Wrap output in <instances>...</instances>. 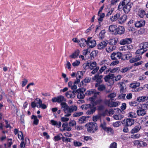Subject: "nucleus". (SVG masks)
Instances as JSON below:
<instances>
[{"label":"nucleus","mask_w":148,"mask_h":148,"mask_svg":"<svg viewBox=\"0 0 148 148\" xmlns=\"http://www.w3.org/2000/svg\"><path fill=\"white\" fill-rule=\"evenodd\" d=\"M61 109L64 111V113L66 114L65 115V117H69L71 115V113L75 112L77 110V106L75 105H72L69 106L65 102H62L60 104Z\"/></svg>","instance_id":"obj_1"},{"label":"nucleus","mask_w":148,"mask_h":148,"mask_svg":"<svg viewBox=\"0 0 148 148\" xmlns=\"http://www.w3.org/2000/svg\"><path fill=\"white\" fill-rule=\"evenodd\" d=\"M85 126L87 127V131L89 133H94L98 129L97 124L95 122L89 123L86 124Z\"/></svg>","instance_id":"obj_2"},{"label":"nucleus","mask_w":148,"mask_h":148,"mask_svg":"<svg viewBox=\"0 0 148 148\" xmlns=\"http://www.w3.org/2000/svg\"><path fill=\"white\" fill-rule=\"evenodd\" d=\"M86 90V89L84 88H79L75 90V93H77V98L79 99H83L85 95L83 93Z\"/></svg>","instance_id":"obj_3"},{"label":"nucleus","mask_w":148,"mask_h":148,"mask_svg":"<svg viewBox=\"0 0 148 148\" xmlns=\"http://www.w3.org/2000/svg\"><path fill=\"white\" fill-rule=\"evenodd\" d=\"M122 124L124 126H130L134 123V120L132 119L127 118L122 121Z\"/></svg>","instance_id":"obj_4"},{"label":"nucleus","mask_w":148,"mask_h":148,"mask_svg":"<svg viewBox=\"0 0 148 148\" xmlns=\"http://www.w3.org/2000/svg\"><path fill=\"white\" fill-rule=\"evenodd\" d=\"M99 74L98 73L95 75L93 77H92V80H95L97 82L95 85L96 87H98L99 84L102 82V79L103 76L101 75H99Z\"/></svg>","instance_id":"obj_5"},{"label":"nucleus","mask_w":148,"mask_h":148,"mask_svg":"<svg viewBox=\"0 0 148 148\" xmlns=\"http://www.w3.org/2000/svg\"><path fill=\"white\" fill-rule=\"evenodd\" d=\"M52 101L53 102H57L58 103L65 102L66 101V99L64 96L60 95L56 97H54L52 99Z\"/></svg>","instance_id":"obj_6"},{"label":"nucleus","mask_w":148,"mask_h":148,"mask_svg":"<svg viewBox=\"0 0 148 148\" xmlns=\"http://www.w3.org/2000/svg\"><path fill=\"white\" fill-rule=\"evenodd\" d=\"M87 106L88 108V110L86 112V114L88 115L92 114L96 110V108L95 107L94 105H92L91 104H89L87 105Z\"/></svg>","instance_id":"obj_7"},{"label":"nucleus","mask_w":148,"mask_h":148,"mask_svg":"<svg viewBox=\"0 0 148 148\" xmlns=\"http://www.w3.org/2000/svg\"><path fill=\"white\" fill-rule=\"evenodd\" d=\"M122 56V54L121 52H117L112 53L110 57L112 60H117L121 58Z\"/></svg>","instance_id":"obj_8"},{"label":"nucleus","mask_w":148,"mask_h":148,"mask_svg":"<svg viewBox=\"0 0 148 148\" xmlns=\"http://www.w3.org/2000/svg\"><path fill=\"white\" fill-rule=\"evenodd\" d=\"M132 3L130 2V0H123L119 5L118 9L121 8V6H132Z\"/></svg>","instance_id":"obj_9"},{"label":"nucleus","mask_w":148,"mask_h":148,"mask_svg":"<svg viewBox=\"0 0 148 148\" xmlns=\"http://www.w3.org/2000/svg\"><path fill=\"white\" fill-rule=\"evenodd\" d=\"M92 38V37H89L87 38V45L89 47L93 48L95 46L96 43L95 40H91Z\"/></svg>","instance_id":"obj_10"},{"label":"nucleus","mask_w":148,"mask_h":148,"mask_svg":"<svg viewBox=\"0 0 148 148\" xmlns=\"http://www.w3.org/2000/svg\"><path fill=\"white\" fill-rule=\"evenodd\" d=\"M136 113L138 116H143L146 114V111L141 107H139L136 111Z\"/></svg>","instance_id":"obj_11"},{"label":"nucleus","mask_w":148,"mask_h":148,"mask_svg":"<svg viewBox=\"0 0 148 148\" xmlns=\"http://www.w3.org/2000/svg\"><path fill=\"white\" fill-rule=\"evenodd\" d=\"M108 41H102L99 43L97 45V48L100 50H101L104 48L108 44Z\"/></svg>","instance_id":"obj_12"},{"label":"nucleus","mask_w":148,"mask_h":148,"mask_svg":"<svg viewBox=\"0 0 148 148\" xmlns=\"http://www.w3.org/2000/svg\"><path fill=\"white\" fill-rule=\"evenodd\" d=\"M75 90H73L72 91L69 90L65 93V95L68 98H73L75 97Z\"/></svg>","instance_id":"obj_13"},{"label":"nucleus","mask_w":148,"mask_h":148,"mask_svg":"<svg viewBox=\"0 0 148 148\" xmlns=\"http://www.w3.org/2000/svg\"><path fill=\"white\" fill-rule=\"evenodd\" d=\"M145 24V22L144 20H141L137 21L135 22L134 25L136 27L139 28L143 26Z\"/></svg>","instance_id":"obj_14"},{"label":"nucleus","mask_w":148,"mask_h":148,"mask_svg":"<svg viewBox=\"0 0 148 148\" xmlns=\"http://www.w3.org/2000/svg\"><path fill=\"white\" fill-rule=\"evenodd\" d=\"M124 31L125 29L124 27L121 26L117 28L116 31L114 32V34L115 35L117 34H121L124 33Z\"/></svg>","instance_id":"obj_15"},{"label":"nucleus","mask_w":148,"mask_h":148,"mask_svg":"<svg viewBox=\"0 0 148 148\" xmlns=\"http://www.w3.org/2000/svg\"><path fill=\"white\" fill-rule=\"evenodd\" d=\"M132 42V40L131 38H126L121 40L120 41V44L122 45L128 44Z\"/></svg>","instance_id":"obj_16"},{"label":"nucleus","mask_w":148,"mask_h":148,"mask_svg":"<svg viewBox=\"0 0 148 148\" xmlns=\"http://www.w3.org/2000/svg\"><path fill=\"white\" fill-rule=\"evenodd\" d=\"M140 48L143 49L145 52L147 50L148 48V42H143L141 43L139 45Z\"/></svg>","instance_id":"obj_17"},{"label":"nucleus","mask_w":148,"mask_h":148,"mask_svg":"<svg viewBox=\"0 0 148 148\" xmlns=\"http://www.w3.org/2000/svg\"><path fill=\"white\" fill-rule=\"evenodd\" d=\"M127 19V16L124 14L120 16L118 20V23L119 24H121L125 22Z\"/></svg>","instance_id":"obj_18"},{"label":"nucleus","mask_w":148,"mask_h":148,"mask_svg":"<svg viewBox=\"0 0 148 148\" xmlns=\"http://www.w3.org/2000/svg\"><path fill=\"white\" fill-rule=\"evenodd\" d=\"M148 100V97L142 96L137 98L136 100L139 102H142Z\"/></svg>","instance_id":"obj_19"},{"label":"nucleus","mask_w":148,"mask_h":148,"mask_svg":"<svg viewBox=\"0 0 148 148\" xmlns=\"http://www.w3.org/2000/svg\"><path fill=\"white\" fill-rule=\"evenodd\" d=\"M106 103L108 104L109 106L110 107H116L119 105V102H113L111 103L110 100L107 101Z\"/></svg>","instance_id":"obj_20"},{"label":"nucleus","mask_w":148,"mask_h":148,"mask_svg":"<svg viewBox=\"0 0 148 148\" xmlns=\"http://www.w3.org/2000/svg\"><path fill=\"white\" fill-rule=\"evenodd\" d=\"M132 7V6H129V5L127 6H121V8H122L124 13L125 14H128L130 12Z\"/></svg>","instance_id":"obj_21"},{"label":"nucleus","mask_w":148,"mask_h":148,"mask_svg":"<svg viewBox=\"0 0 148 148\" xmlns=\"http://www.w3.org/2000/svg\"><path fill=\"white\" fill-rule=\"evenodd\" d=\"M141 128V126L140 125L136 126L132 129L131 131L132 134H134L138 132Z\"/></svg>","instance_id":"obj_22"},{"label":"nucleus","mask_w":148,"mask_h":148,"mask_svg":"<svg viewBox=\"0 0 148 148\" xmlns=\"http://www.w3.org/2000/svg\"><path fill=\"white\" fill-rule=\"evenodd\" d=\"M87 40H86L84 38H81L80 40H79V45L81 47H84L86 45H87Z\"/></svg>","instance_id":"obj_23"},{"label":"nucleus","mask_w":148,"mask_h":148,"mask_svg":"<svg viewBox=\"0 0 148 148\" xmlns=\"http://www.w3.org/2000/svg\"><path fill=\"white\" fill-rule=\"evenodd\" d=\"M102 115H103V114H98L93 117L92 120L94 122L97 121L99 120H100V121H101V117Z\"/></svg>","instance_id":"obj_24"},{"label":"nucleus","mask_w":148,"mask_h":148,"mask_svg":"<svg viewBox=\"0 0 148 148\" xmlns=\"http://www.w3.org/2000/svg\"><path fill=\"white\" fill-rule=\"evenodd\" d=\"M117 28L116 25H111L109 26V30L110 32H115Z\"/></svg>","instance_id":"obj_25"},{"label":"nucleus","mask_w":148,"mask_h":148,"mask_svg":"<svg viewBox=\"0 0 148 148\" xmlns=\"http://www.w3.org/2000/svg\"><path fill=\"white\" fill-rule=\"evenodd\" d=\"M117 40V39L114 38L111 39L108 42L109 44L111 46H114V45L116 44Z\"/></svg>","instance_id":"obj_26"},{"label":"nucleus","mask_w":148,"mask_h":148,"mask_svg":"<svg viewBox=\"0 0 148 148\" xmlns=\"http://www.w3.org/2000/svg\"><path fill=\"white\" fill-rule=\"evenodd\" d=\"M79 53V51L78 50H77L75 51V52L72 55L70 56V57L72 58H75L77 57L78 56Z\"/></svg>","instance_id":"obj_27"},{"label":"nucleus","mask_w":148,"mask_h":148,"mask_svg":"<svg viewBox=\"0 0 148 148\" xmlns=\"http://www.w3.org/2000/svg\"><path fill=\"white\" fill-rule=\"evenodd\" d=\"M120 14L119 13L116 14L114 16H112L110 18V19L112 21H114L118 20L119 17H120Z\"/></svg>","instance_id":"obj_28"},{"label":"nucleus","mask_w":148,"mask_h":148,"mask_svg":"<svg viewBox=\"0 0 148 148\" xmlns=\"http://www.w3.org/2000/svg\"><path fill=\"white\" fill-rule=\"evenodd\" d=\"M87 121L86 117L85 116H82L78 120V122L80 124L85 123Z\"/></svg>","instance_id":"obj_29"},{"label":"nucleus","mask_w":148,"mask_h":148,"mask_svg":"<svg viewBox=\"0 0 148 148\" xmlns=\"http://www.w3.org/2000/svg\"><path fill=\"white\" fill-rule=\"evenodd\" d=\"M141 58V56L136 57L135 58H132L130 60V62L131 63H133L137 62L140 60Z\"/></svg>","instance_id":"obj_30"},{"label":"nucleus","mask_w":148,"mask_h":148,"mask_svg":"<svg viewBox=\"0 0 148 148\" xmlns=\"http://www.w3.org/2000/svg\"><path fill=\"white\" fill-rule=\"evenodd\" d=\"M127 115L128 117H131L132 118H136L137 116L136 113L132 112H129Z\"/></svg>","instance_id":"obj_31"},{"label":"nucleus","mask_w":148,"mask_h":148,"mask_svg":"<svg viewBox=\"0 0 148 148\" xmlns=\"http://www.w3.org/2000/svg\"><path fill=\"white\" fill-rule=\"evenodd\" d=\"M105 32L104 29L103 30L101 31L99 36V39H102L104 38Z\"/></svg>","instance_id":"obj_32"},{"label":"nucleus","mask_w":148,"mask_h":148,"mask_svg":"<svg viewBox=\"0 0 148 148\" xmlns=\"http://www.w3.org/2000/svg\"><path fill=\"white\" fill-rule=\"evenodd\" d=\"M119 84L120 85V92L122 93L124 92V91L125 90L124 86L125 85V84L123 82H120Z\"/></svg>","instance_id":"obj_33"},{"label":"nucleus","mask_w":148,"mask_h":148,"mask_svg":"<svg viewBox=\"0 0 148 148\" xmlns=\"http://www.w3.org/2000/svg\"><path fill=\"white\" fill-rule=\"evenodd\" d=\"M105 131L107 132L108 133H109L110 134H113L114 132V131L112 128L110 127L106 128V129H105Z\"/></svg>","instance_id":"obj_34"},{"label":"nucleus","mask_w":148,"mask_h":148,"mask_svg":"<svg viewBox=\"0 0 148 148\" xmlns=\"http://www.w3.org/2000/svg\"><path fill=\"white\" fill-rule=\"evenodd\" d=\"M140 85V84L139 83L136 82L135 83H131L130 85V86L131 88H134L138 87Z\"/></svg>","instance_id":"obj_35"},{"label":"nucleus","mask_w":148,"mask_h":148,"mask_svg":"<svg viewBox=\"0 0 148 148\" xmlns=\"http://www.w3.org/2000/svg\"><path fill=\"white\" fill-rule=\"evenodd\" d=\"M137 143L140 146L145 147L147 145V144L145 142L143 141H139V140L136 141Z\"/></svg>","instance_id":"obj_36"},{"label":"nucleus","mask_w":148,"mask_h":148,"mask_svg":"<svg viewBox=\"0 0 148 148\" xmlns=\"http://www.w3.org/2000/svg\"><path fill=\"white\" fill-rule=\"evenodd\" d=\"M145 51L143 49L140 48V49L137 50L136 52V54L140 55L143 54L145 52Z\"/></svg>","instance_id":"obj_37"},{"label":"nucleus","mask_w":148,"mask_h":148,"mask_svg":"<svg viewBox=\"0 0 148 148\" xmlns=\"http://www.w3.org/2000/svg\"><path fill=\"white\" fill-rule=\"evenodd\" d=\"M32 119H34V124L35 125H37L39 120L37 119L36 116L33 115L32 117Z\"/></svg>","instance_id":"obj_38"},{"label":"nucleus","mask_w":148,"mask_h":148,"mask_svg":"<svg viewBox=\"0 0 148 148\" xmlns=\"http://www.w3.org/2000/svg\"><path fill=\"white\" fill-rule=\"evenodd\" d=\"M97 63L95 62H93L89 64V68L91 70H92L96 66Z\"/></svg>","instance_id":"obj_39"},{"label":"nucleus","mask_w":148,"mask_h":148,"mask_svg":"<svg viewBox=\"0 0 148 148\" xmlns=\"http://www.w3.org/2000/svg\"><path fill=\"white\" fill-rule=\"evenodd\" d=\"M95 90H90L86 92V94L88 96L92 95L93 94L95 93Z\"/></svg>","instance_id":"obj_40"},{"label":"nucleus","mask_w":148,"mask_h":148,"mask_svg":"<svg viewBox=\"0 0 148 148\" xmlns=\"http://www.w3.org/2000/svg\"><path fill=\"white\" fill-rule=\"evenodd\" d=\"M96 51H92L90 54V59L91 60H93L96 56Z\"/></svg>","instance_id":"obj_41"},{"label":"nucleus","mask_w":148,"mask_h":148,"mask_svg":"<svg viewBox=\"0 0 148 148\" xmlns=\"http://www.w3.org/2000/svg\"><path fill=\"white\" fill-rule=\"evenodd\" d=\"M116 96V94L115 92H112L110 93L108 96V97L109 98H110V101H112V98H114Z\"/></svg>","instance_id":"obj_42"},{"label":"nucleus","mask_w":148,"mask_h":148,"mask_svg":"<svg viewBox=\"0 0 148 148\" xmlns=\"http://www.w3.org/2000/svg\"><path fill=\"white\" fill-rule=\"evenodd\" d=\"M119 0H108V2L110 3L111 5L115 4Z\"/></svg>","instance_id":"obj_43"},{"label":"nucleus","mask_w":148,"mask_h":148,"mask_svg":"<svg viewBox=\"0 0 148 148\" xmlns=\"http://www.w3.org/2000/svg\"><path fill=\"white\" fill-rule=\"evenodd\" d=\"M83 113L82 112H77L74 113L73 114V117H77L82 115Z\"/></svg>","instance_id":"obj_44"},{"label":"nucleus","mask_w":148,"mask_h":148,"mask_svg":"<svg viewBox=\"0 0 148 148\" xmlns=\"http://www.w3.org/2000/svg\"><path fill=\"white\" fill-rule=\"evenodd\" d=\"M98 86V89L100 91H102L104 90L106 88L105 86L103 85H100L99 84Z\"/></svg>","instance_id":"obj_45"},{"label":"nucleus","mask_w":148,"mask_h":148,"mask_svg":"<svg viewBox=\"0 0 148 148\" xmlns=\"http://www.w3.org/2000/svg\"><path fill=\"white\" fill-rule=\"evenodd\" d=\"M103 102V100L101 99H99L97 100L95 102V106L97 105H101Z\"/></svg>","instance_id":"obj_46"},{"label":"nucleus","mask_w":148,"mask_h":148,"mask_svg":"<svg viewBox=\"0 0 148 148\" xmlns=\"http://www.w3.org/2000/svg\"><path fill=\"white\" fill-rule=\"evenodd\" d=\"M141 106L143 109H144L145 110L146 109H148V101L146 102V103L142 105Z\"/></svg>","instance_id":"obj_47"},{"label":"nucleus","mask_w":148,"mask_h":148,"mask_svg":"<svg viewBox=\"0 0 148 148\" xmlns=\"http://www.w3.org/2000/svg\"><path fill=\"white\" fill-rule=\"evenodd\" d=\"M62 141L64 142H70L71 141V138H65L64 137H63L62 138Z\"/></svg>","instance_id":"obj_48"},{"label":"nucleus","mask_w":148,"mask_h":148,"mask_svg":"<svg viewBox=\"0 0 148 148\" xmlns=\"http://www.w3.org/2000/svg\"><path fill=\"white\" fill-rule=\"evenodd\" d=\"M107 68L106 66L104 65L103 66H102L101 69L99 70L98 73L101 74L102 73V72L105 70Z\"/></svg>","instance_id":"obj_49"},{"label":"nucleus","mask_w":148,"mask_h":148,"mask_svg":"<svg viewBox=\"0 0 148 148\" xmlns=\"http://www.w3.org/2000/svg\"><path fill=\"white\" fill-rule=\"evenodd\" d=\"M140 136V135L139 134H133L131 136V137L134 139L138 138Z\"/></svg>","instance_id":"obj_50"},{"label":"nucleus","mask_w":148,"mask_h":148,"mask_svg":"<svg viewBox=\"0 0 148 148\" xmlns=\"http://www.w3.org/2000/svg\"><path fill=\"white\" fill-rule=\"evenodd\" d=\"M145 15H146L145 11L143 10H141L139 14L141 18H143Z\"/></svg>","instance_id":"obj_51"},{"label":"nucleus","mask_w":148,"mask_h":148,"mask_svg":"<svg viewBox=\"0 0 148 148\" xmlns=\"http://www.w3.org/2000/svg\"><path fill=\"white\" fill-rule=\"evenodd\" d=\"M18 138L20 139V138L21 137V140H23V134L22 132L21 131H19L18 133Z\"/></svg>","instance_id":"obj_52"},{"label":"nucleus","mask_w":148,"mask_h":148,"mask_svg":"<svg viewBox=\"0 0 148 148\" xmlns=\"http://www.w3.org/2000/svg\"><path fill=\"white\" fill-rule=\"evenodd\" d=\"M74 145L75 146L80 147L82 145V143L77 141H74L73 142Z\"/></svg>","instance_id":"obj_53"},{"label":"nucleus","mask_w":148,"mask_h":148,"mask_svg":"<svg viewBox=\"0 0 148 148\" xmlns=\"http://www.w3.org/2000/svg\"><path fill=\"white\" fill-rule=\"evenodd\" d=\"M89 62L87 63H85L83 64V66L84 68V69L85 70L88 69V68H89Z\"/></svg>","instance_id":"obj_54"},{"label":"nucleus","mask_w":148,"mask_h":148,"mask_svg":"<svg viewBox=\"0 0 148 148\" xmlns=\"http://www.w3.org/2000/svg\"><path fill=\"white\" fill-rule=\"evenodd\" d=\"M100 126L104 131H105V129H106L107 127H106V123L105 122H104L103 123H101Z\"/></svg>","instance_id":"obj_55"},{"label":"nucleus","mask_w":148,"mask_h":148,"mask_svg":"<svg viewBox=\"0 0 148 148\" xmlns=\"http://www.w3.org/2000/svg\"><path fill=\"white\" fill-rule=\"evenodd\" d=\"M131 69V68L126 67L123 69H122L121 70V72L122 73H125V72H127V71L130 70V69Z\"/></svg>","instance_id":"obj_56"},{"label":"nucleus","mask_w":148,"mask_h":148,"mask_svg":"<svg viewBox=\"0 0 148 148\" xmlns=\"http://www.w3.org/2000/svg\"><path fill=\"white\" fill-rule=\"evenodd\" d=\"M95 97H91L89 98V100L91 101V104L92 105H94L95 101Z\"/></svg>","instance_id":"obj_57"},{"label":"nucleus","mask_w":148,"mask_h":148,"mask_svg":"<svg viewBox=\"0 0 148 148\" xmlns=\"http://www.w3.org/2000/svg\"><path fill=\"white\" fill-rule=\"evenodd\" d=\"M60 135L61 136H62V134H58L56 136H55L54 139L55 141H58L61 139Z\"/></svg>","instance_id":"obj_58"},{"label":"nucleus","mask_w":148,"mask_h":148,"mask_svg":"<svg viewBox=\"0 0 148 148\" xmlns=\"http://www.w3.org/2000/svg\"><path fill=\"white\" fill-rule=\"evenodd\" d=\"M99 69V66H97L95 68H94L92 70H93L91 72V73L92 74H95L96 73Z\"/></svg>","instance_id":"obj_59"},{"label":"nucleus","mask_w":148,"mask_h":148,"mask_svg":"<svg viewBox=\"0 0 148 148\" xmlns=\"http://www.w3.org/2000/svg\"><path fill=\"white\" fill-rule=\"evenodd\" d=\"M84 139L86 141L92 140V138L90 136H84Z\"/></svg>","instance_id":"obj_60"},{"label":"nucleus","mask_w":148,"mask_h":148,"mask_svg":"<svg viewBox=\"0 0 148 148\" xmlns=\"http://www.w3.org/2000/svg\"><path fill=\"white\" fill-rule=\"evenodd\" d=\"M116 143L115 142H113L110 144L109 148H116Z\"/></svg>","instance_id":"obj_61"},{"label":"nucleus","mask_w":148,"mask_h":148,"mask_svg":"<svg viewBox=\"0 0 148 148\" xmlns=\"http://www.w3.org/2000/svg\"><path fill=\"white\" fill-rule=\"evenodd\" d=\"M70 126H73L76 124V121H71L69 123Z\"/></svg>","instance_id":"obj_62"},{"label":"nucleus","mask_w":148,"mask_h":148,"mask_svg":"<svg viewBox=\"0 0 148 148\" xmlns=\"http://www.w3.org/2000/svg\"><path fill=\"white\" fill-rule=\"evenodd\" d=\"M132 57V54L130 52H127L125 55V58L127 60L129 59Z\"/></svg>","instance_id":"obj_63"},{"label":"nucleus","mask_w":148,"mask_h":148,"mask_svg":"<svg viewBox=\"0 0 148 148\" xmlns=\"http://www.w3.org/2000/svg\"><path fill=\"white\" fill-rule=\"evenodd\" d=\"M80 63L79 61L77 60L76 61L72 63V65L74 66H78Z\"/></svg>","instance_id":"obj_64"}]
</instances>
